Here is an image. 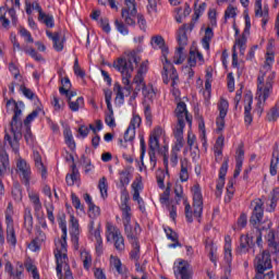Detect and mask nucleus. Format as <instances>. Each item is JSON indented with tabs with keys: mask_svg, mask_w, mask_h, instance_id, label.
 I'll use <instances>...</instances> for the list:
<instances>
[{
	"mask_svg": "<svg viewBox=\"0 0 279 279\" xmlns=\"http://www.w3.org/2000/svg\"><path fill=\"white\" fill-rule=\"evenodd\" d=\"M138 50H131L126 53V58L118 59L113 66L119 71L122 75V84L124 87H121V84L114 83L113 93H116V104L119 106H123L125 102V93L126 96L132 93V73H134V69L138 66V62H141V57H138ZM125 90V93L123 92Z\"/></svg>",
	"mask_w": 279,
	"mask_h": 279,
	"instance_id": "f257e3e1",
	"label": "nucleus"
},
{
	"mask_svg": "<svg viewBox=\"0 0 279 279\" xmlns=\"http://www.w3.org/2000/svg\"><path fill=\"white\" fill-rule=\"evenodd\" d=\"M264 202L260 198H256L252 202V206H254L253 214L250 219V225L253 226L257 230L256 245L258 247H263V232H267L266 241L268 243V250L271 254L275 255V260L279 259V239L276 238V232L271 230V222H267L265 227H263V215H264Z\"/></svg>",
	"mask_w": 279,
	"mask_h": 279,
	"instance_id": "f03ea898",
	"label": "nucleus"
},
{
	"mask_svg": "<svg viewBox=\"0 0 279 279\" xmlns=\"http://www.w3.org/2000/svg\"><path fill=\"white\" fill-rule=\"evenodd\" d=\"M274 64V52L266 53V61L259 71L257 77V93L256 98L258 99L257 106L260 108L267 99H269L271 93L274 92V81L276 80V72L271 71V65Z\"/></svg>",
	"mask_w": 279,
	"mask_h": 279,
	"instance_id": "7ed1b4c3",
	"label": "nucleus"
},
{
	"mask_svg": "<svg viewBox=\"0 0 279 279\" xmlns=\"http://www.w3.org/2000/svg\"><path fill=\"white\" fill-rule=\"evenodd\" d=\"M17 173L22 184L26 187L31 204H33L35 217L39 219L43 217V203L40 202V194L37 191L32 190V167L27 161L21 157L16 161Z\"/></svg>",
	"mask_w": 279,
	"mask_h": 279,
	"instance_id": "20e7f679",
	"label": "nucleus"
},
{
	"mask_svg": "<svg viewBox=\"0 0 279 279\" xmlns=\"http://www.w3.org/2000/svg\"><path fill=\"white\" fill-rule=\"evenodd\" d=\"M12 106L14 110V116L11 121V132L13 134V141L10 134L4 135V141L9 142V145L13 149L15 154H19V140L23 136L21 133L22 122H21V116L23 114V111L19 108V104L14 101L13 99L7 101V108H10Z\"/></svg>",
	"mask_w": 279,
	"mask_h": 279,
	"instance_id": "39448f33",
	"label": "nucleus"
},
{
	"mask_svg": "<svg viewBox=\"0 0 279 279\" xmlns=\"http://www.w3.org/2000/svg\"><path fill=\"white\" fill-rule=\"evenodd\" d=\"M193 195V210H191V205L185 203V218L189 223H193V217L199 219L202 213H204V196L202 195V187L199 184H194L192 187Z\"/></svg>",
	"mask_w": 279,
	"mask_h": 279,
	"instance_id": "423d86ee",
	"label": "nucleus"
},
{
	"mask_svg": "<svg viewBox=\"0 0 279 279\" xmlns=\"http://www.w3.org/2000/svg\"><path fill=\"white\" fill-rule=\"evenodd\" d=\"M54 257L57 262V275L62 278V269L65 270L64 278L73 279V272L69 267V256H66V248L64 246H59V251H54Z\"/></svg>",
	"mask_w": 279,
	"mask_h": 279,
	"instance_id": "0eeeda50",
	"label": "nucleus"
},
{
	"mask_svg": "<svg viewBox=\"0 0 279 279\" xmlns=\"http://www.w3.org/2000/svg\"><path fill=\"white\" fill-rule=\"evenodd\" d=\"M162 136V128L156 126L150 134L149 138V162L151 170L156 169V165L158 162V159L156 158V150L160 149V137Z\"/></svg>",
	"mask_w": 279,
	"mask_h": 279,
	"instance_id": "6e6552de",
	"label": "nucleus"
},
{
	"mask_svg": "<svg viewBox=\"0 0 279 279\" xmlns=\"http://www.w3.org/2000/svg\"><path fill=\"white\" fill-rule=\"evenodd\" d=\"M106 239L107 241H113L114 247L118 252H123L125 250V239L121 234V230L112 222L106 223Z\"/></svg>",
	"mask_w": 279,
	"mask_h": 279,
	"instance_id": "1a4fd4ad",
	"label": "nucleus"
},
{
	"mask_svg": "<svg viewBox=\"0 0 279 279\" xmlns=\"http://www.w3.org/2000/svg\"><path fill=\"white\" fill-rule=\"evenodd\" d=\"M186 32H193V24H184L177 32V40L179 43L177 56L179 59L174 61V64H182V51H184V47L189 45V36H186Z\"/></svg>",
	"mask_w": 279,
	"mask_h": 279,
	"instance_id": "9d476101",
	"label": "nucleus"
},
{
	"mask_svg": "<svg viewBox=\"0 0 279 279\" xmlns=\"http://www.w3.org/2000/svg\"><path fill=\"white\" fill-rule=\"evenodd\" d=\"M163 64V71L161 72L163 84H169L171 82V87L175 88L178 86V82H180V77L178 76V70L173 66V63L169 61V59H161Z\"/></svg>",
	"mask_w": 279,
	"mask_h": 279,
	"instance_id": "9b49d317",
	"label": "nucleus"
},
{
	"mask_svg": "<svg viewBox=\"0 0 279 279\" xmlns=\"http://www.w3.org/2000/svg\"><path fill=\"white\" fill-rule=\"evenodd\" d=\"M271 255L269 251H264L258 254L255 258V269L257 271L254 279H263V274L267 271V269H271Z\"/></svg>",
	"mask_w": 279,
	"mask_h": 279,
	"instance_id": "f8f14e48",
	"label": "nucleus"
},
{
	"mask_svg": "<svg viewBox=\"0 0 279 279\" xmlns=\"http://www.w3.org/2000/svg\"><path fill=\"white\" fill-rule=\"evenodd\" d=\"M121 204L120 210L122 213V223L128 226L132 223V207H130V193L126 187H122V193L120 196Z\"/></svg>",
	"mask_w": 279,
	"mask_h": 279,
	"instance_id": "ddd939ff",
	"label": "nucleus"
},
{
	"mask_svg": "<svg viewBox=\"0 0 279 279\" xmlns=\"http://www.w3.org/2000/svg\"><path fill=\"white\" fill-rule=\"evenodd\" d=\"M123 1L125 8L121 11V16L125 23V25L134 26L136 25V0H121Z\"/></svg>",
	"mask_w": 279,
	"mask_h": 279,
	"instance_id": "4468645a",
	"label": "nucleus"
},
{
	"mask_svg": "<svg viewBox=\"0 0 279 279\" xmlns=\"http://www.w3.org/2000/svg\"><path fill=\"white\" fill-rule=\"evenodd\" d=\"M174 114L177 117L175 128H185V121L189 123L190 126L193 125V117L189 114V110H186V104L184 101H180L177 105Z\"/></svg>",
	"mask_w": 279,
	"mask_h": 279,
	"instance_id": "2eb2a0df",
	"label": "nucleus"
},
{
	"mask_svg": "<svg viewBox=\"0 0 279 279\" xmlns=\"http://www.w3.org/2000/svg\"><path fill=\"white\" fill-rule=\"evenodd\" d=\"M174 276L177 279H193L191 264L184 259H180L179 263L174 264Z\"/></svg>",
	"mask_w": 279,
	"mask_h": 279,
	"instance_id": "dca6fc26",
	"label": "nucleus"
},
{
	"mask_svg": "<svg viewBox=\"0 0 279 279\" xmlns=\"http://www.w3.org/2000/svg\"><path fill=\"white\" fill-rule=\"evenodd\" d=\"M228 108H230V104L228 102V100L221 98L218 102L219 116L216 119L218 132H222L226 128V117H228Z\"/></svg>",
	"mask_w": 279,
	"mask_h": 279,
	"instance_id": "f3484780",
	"label": "nucleus"
},
{
	"mask_svg": "<svg viewBox=\"0 0 279 279\" xmlns=\"http://www.w3.org/2000/svg\"><path fill=\"white\" fill-rule=\"evenodd\" d=\"M133 84H136L135 87L136 93L141 92L143 93L144 97H148V99H151L156 97V93L154 92V88H147L145 86V80L143 78V74L138 73L133 78Z\"/></svg>",
	"mask_w": 279,
	"mask_h": 279,
	"instance_id": "a211bd4d",
	"label": "nucleus"
},
{
	"mask_svg": "<svg viewBox=\"0 0 279 279\" xmlns=\"http://www.w3.org/2000/svg\"><path fill=\"white\" fill-rule=\"evenodd\" d=\"M131 186L133 190V202H137L140 210L145 213V202L141 197V191H143V182L135 180Z\"/></svg>",
	"mask_w": 279,
	"mask_h": 279,
	"instance_id": "6ab92c4d",
	"label": "nucleus"
},
{
	"mask_svg": "<svg viewBox=\"0 0 279 279\" xmlns=\"http://www.w3.org/2000/svg\"><path fill=\"white\" fill-rule=\"evenodd\" d=\"M124 232L126 239L131 244L138 243V234H141V225H138V222H135L134 228H132V223L124 225Z\"/></svg>",
	"mask_w": 279,
	"mask_h": 279,
	"instance_id": "aec40b11",
	"label": "nucleus"
},
{
	"mask_svg": "<svg viewBox=\"0 0 279 279\" xmlns=\"http://www.w3.org/2000/svg\"><path fill=\"white\" fill-rule=\"evenodd\" d=\"M10 169V155L5 151V147L0 145V178H3Z\"/></svg>",
	"mask_w": 279,
	"mask_h": 279,
	"instance_id": "412c9836",
	"label": "nucleus"
},
{
	"mask_svg": "<svg viewBox=\"0 0 279 279\" xmlns=\"http://www.w3.org/2000/svg\"><path fill=\"white\" fill-rule=\"evenodd\" d=\"M251 250H254V240L250 235H241L240 245L238 247L239 254H247Z\"/></svg>",
	"mask_w": 279,
	"mask_h": 279,
	"instance_id": "4be33fe9",
	"label": "nucleus"
},
{
	"mask_svg": "<svg viewBox=\"0 0 279 279\" xmlns=\"http://www.w3.org/2000/svg\"><path fill=\"white\" fill-rule=\"evenodd\" d=\"M46 35L53 43V49L57 51H62L64 49V37L59 32L51 33V31H46Z\"/></svg>",
	"mask_w": 279,
	"mask_h": 279,
	"instance_id": "5701e85b",
	"label": "nucleus"
},
{
	"mask_svg": "<svg viewBox=\"0 0 279 279\" xmlns=\"http://www.w3.org/2000/svg\"><path fill=\"white\" fill-rule=\"evenodd\" d=\"M173 135L175 138V144L172 147L173 151H181L184 147V128H174Z\"/></svg>",
	"mask_w": 279,
	"mask_h": 279,
	"instance_id": "b1692460",
	"label": "nucleus"
},
{
	"mask_svg": "<svg viewBox=\"0 0 279 279\" xmlns=\"http://www.w3.org/2000/svg\"><path fill=\"white\" fill-rule=\"evenodd\" d=\"M132 167H125L122 170H119V180H120V184H121V192L123 191V189H125V186H128V184H130L131 180H132Z\"/></svg>",
	"mask_w": 279,
	"mask_h": 279,
	"instance_id": "393cba45",
	"label": "nucleus"
},
{
	"mask_svg": "<svg viewBox=\"0 0 279 279\" xmlns=\"http://www.w3.org/2000/svg\"><path fill=\"white\" fill-rule=\"evenodd\" d=\"M5 226L7 243L14 250V247H16V243L19 242L16 240V230L14 229V223H7Z\"/></svg>",
	"mask_w": 279,
	"mask_h": 279,
	"instance_id": "a878e982",
	"label": "nucleus"
},
{
	"mask_svg": "<svg viewBox=\"0 0 279 279\" xmlns=\"http://www.w3.org/2000/svg\"><path fill=\"white\" fill-rule=\"evenodd\" d=\"M33 160L35 162L36 169H38V171L40 172L43 180H47V168L45 167V163H43V157L40 156V153L34 150Z\"/></svg>",
	"mask_w": 279,
	"mask_h": 279,
	"instance_id": "bb28decb",
	"label": "nucleus"
},
{
	"mask_svg": "<svg viewBox=\"0 0 279 279\" xmlns=\"http://www.w3.org/2000/svg\"><path fill=\"white\" fill-rule=\"evenodd\" d=\"M228 158L222 162L219 170V179L217 181L216 189L217 191H223V186L226 184V174L228 173Z\"/></svg>",
	"mask_w": 279,
	"mask_h": 279,
	"instance_id": "cd10ccee",
	"label": "nucleus"
},
{
	"mask_svg": "<svg viewBox=\"0 0 279 279\" xmlns=\"http://www.w3.org/2000/svg\"><path fill=\"white\" fill-rule=\"evenodd\" d=\"M59 228L62 231L61 239L56 242V251H60V246H63L66 250V220L60 218Z\"/></svg>",
	"mask_w": 279,
	"mask_h": 279,
	"instance_id": "c85d7f7f",
	"label": "nucleus"
},
{
	"mask_svg": "<svg viewBox=\"0 0 279 279\" xmlns=\"http://www.w3.org/2000/svg\"><path fill=\"white\" fill-rule=\"evenodd\" d=\"M4 271L9 274L10 278H17L20 279L21 276H23V265H20L19 267L15 268L12 265L11 262H7L4 265Z\"/></svg>",
	"mask_w": 279,
	"mask_h": 279,
	"instance_id": "c756f323",
	"label": "nucleus"
},
{
	"mask_svg": "<svg viewBox=\"0 0 279 279\" xmlns=\"http://www.w3.org/2000/svg\"><path fill=\"white\" fill-rule=\"evenodd\" d=\"M151 44L156 45L159 49H161V59L167 60V53H169V48L165 45V38L160 35H156L151 38Z\"/></svg>",
	"mask_w": 279,
	"mask_h": 279,
	"instance_id": "7c9ffc66",
	"label": "nucleus"
},
{
	"mask_svg": "<svg viewBox=\"0 0 279 279\" xmlns=\"http://www.w3.org/2000/svg\"><path fill=\"white\" fill-rule=\"evenodd\" d=\"M190 171H191V162H189V159L186 158L181 159V170H180L181 182H189Z\"/></svg>",
	"mask_w": 279,
	"mask_h": 279,
	"instance_id": "2f4dec72",
	"label": "nucleus"
},
{
	"mask_svg": "<svg viewBox=\"0 0 279 279\" xmlns=\"http://www.w3.org/2000/svg\"><path fill=\"white\" fill-rule=\"evenodd\" d=\"M205 250L208 253L211 263H217V246H215L211 239H206Z\"/></svg>",
	"mask_w": 279,
	"mask_h": 279,
	"instance_id": "473e14b6",
	"label": "nucleus"
},
{
	"mask_svg": "<svg viewBox=\"0 0 279 279\" xmlns=\"http://www.w3.org/2000/svg\"><path fill=\"white\" fill-rule=\"evenodd\" d=\"M110 265L118 274H120V276L128 274V268H125V266L121 264V259L114 255L110 256Z\"/></svg>",
	"mask_w": 279,
	"mask_h": 279,
	"instance_id": "72a5a7b5",
	"label": "nucleus"
},
{
	"mask_svg": "<svg viewBox=\"0 0 279 279\" xmlns=\"http://www.w3.org/2000/svg\"><path fill=\"white\" fill-rule=\"evenodd\" d=\"M110 265L118 274H120V276L128 274V268H125V266L121 264V259L114 255L110 256Z\"/></svg>",
	"mask_w": 279,
	"mask_h": 279,
	"instance_id": "f704fd0d",
	"label": "nucleus"
},
{
	"mask_svg": "<svg viewBox=\"0 0 279 279\" xmlns=\"http://www.w3.org/2000/svg\"><path fill=\"white\" fill-rule=\"evenodd\" d=\"M39 23H44L46 27H49L50 29L56 27V21L53 20V15L49 13L43 12L40 15H38Z\"/></svg>",
	"mask_w": 279,
	"mask_h": 279,
	"instance_id": "c9c22d12",
	"label": "nucleus"
},
{
	"mask_svg": "<svg viewBox=\"0 0 279 279\" xmlns=\"http://www.w3.org/2000/svg\"><path fill=\"white\" fill-rule=\"evenodd\" d=\"M247 105L244 107V122L246 123V125H252V121H254V118H252V101H254V99L252 98V96L247 97Z\"/></svg>",
	"mask_w": 279,
	"mask_h": 279,
	"instance_id": "e433bc0d",
	"label": "nucleus"
},
{
	"mask_svg": "<svg viewBox=\"0 0 279 279\" xmlns=\"http://www.w3.org/2000/svg\"><path fill=\"white\" fill-rule=\"evenodd\" d=\"M24 228H26L27 232H32L34 228V216H32L31 208L24 210Z\"/></svg>",
	"mask_w": 279,
	"mask_h": 279,
	"instance_id": "4c0bfd02",
	"label": "nucleus"
},
{
	"mask_svg": "<svg viewBox=\"0 0 279 279\" xmlns=\"http://www.w3.org/2000/svg\"><path fill=\"white\" fill-rule=\"evenodd\" d=\"M81 260L84 269H86V271H90V268L93 267V255L87 251H83L81 252Z\"/></svg>",
	"mask_w": 279,
	"mask_h": 279,
	"instance_id": "58836bf2",
	"label": "nucleus"
},
{
	"mask_svg": "<svg viewBox=\"0 0 279 279\" xmlns=\"http://www.w3.org/2000/svg\"><path fill=\"white\" fill-rule=\"evenodd\" d=\"M247 34L243 33L240 38L236 39L235 45L233 46L234 49L236 47L240 49V54L245 56V49L247 48Z\"/></svg>",
	"mask_w": 279,
	"mask_h": 279,
	"instance_id": "ea45409f",
	"label": "nucleus"
},
{
	"mask_svg": "<svg viewBox=\"0 0 279 279\" xmlns=\"http://www.w3.org/2000/svg\"><path fill=\"white\" fill-rule=\"evenodd\" d=\"M70 233L73 239H77L80 235V221L74 216L70 217Z\"/></svg>",
	"mask_w": 279,
	"mask_h": 279,
	"instance_id": "a19ab883",
	"label": "nucleus"
},
{
	"mask_svg": "<svg viewBox=\"0 0 279 279\" xmlns=\"http://www.w3.org/2000/svg\"><path fill=\"white\" fill-rule=\"evenodd\" d=\"M215 36V33L213 32L211 27H207L205 29V36L203 37V47L204 49H206L208 51V49H210V40H213Z\"/></svg>",
	"mask_w": 279,
	"mask_h": 279,
	"instance_id": "79ce46f5",
	"label": "nucleus"
},
{
	"mask_svg": "<svg viewBox=\"0 0 279 279\" xmlns=\"http://www.w3.org/2000/svg\"><path fill=\"white\" fill-rule=\"evenodd\" d=\"M225 241V259L227 263H232V244L230 243L232 240L230 239V235H227Z\"/></svg>",
	"mask_w": 279,
	"mask_h": 279,
	"instance_id": "37998d69",
	"label": "nucleus"
},
{
	"mask_svg": "<svg viewBox=\"0 0 279 279\" xmlns=\"http://www.w3.org/2000/svg\"><path fill=\"white\" fill-rule=\"evenodd\" d=\"M63 136L65 140V144L70 149H75V140H73V132H71L70 128H65L63 131Z\"/></svg>",
	"mask_w": 279,
	"mask_h": 279,
	"instance_id": "c03bdc74",
	"label": "nucleus"
},
{
	"mask_svg": "<svg viewBox=\"0 0 279 279\" xmlns=\"http://www.w3.org/2000/svg\"><path fill=\"white\" fill-rule=\"evenodd\" d=\"M78 179H80V172L77 171V168L75 167V165H73L72 173L66 175L65 182L69 186H73V184H75V182H77Z\"/></svg>",
	"mask_w": 279,
	"mask_h": 279,
	"instance_id": "a18cd8bd",
	"label": "nucleus"
},
{
	"mask_svg": "<svg viewBox=\"0 0 279 279\" xmlns=\"http://www.w3.org/2000/svg\"><path fill=\"white\" fill-rule=\"evenodd\" d=\"M107 112L105 113V123L109 128H117V122L114 121V110H112V107L107 108Z\"/></svg>",
	"mask_w": 279,
	"mask_h": 279,
	"instance_id": "49530a36",
	"label": "nucleus"
},
{
	"mask_svg": "<svg viewBox=\"0 0 279 279\" xmlns=\"http://www.w3.org/2000/svg\"><path fill=\"white\" fill-rule=\"evenodd\" d=\"M94 239L96 241L95 243L96 254L98 256H101V254H104V240L101 239V234L95 233Z\"/></svg>",
	"mask_w": 279,
	"mask_h": 279,
	"instance_id": "de8ad7c7",
	"label": "nucleus"
},
{
	"mask_svg": "<svg viewBox=\"0 0 279 279\" xmlns=\"http://www.w3.org/2000/svg\"><path fill=\"white\" fill-rule=\"evenodd\" d=\"M132 245V251L130 253L131 259L135 260V263H138V258H141V243H133Z\"/></svg>",
	"mask_w": 279,
	"mask_h": 279,
	"instance_id": "09e8293b",
	"label": "nucleus"
},
{
	"mask_svg": "<svg viewBox=\"0 0 279 279\" xmlns=\"http://www.w3.org/2000/svg\"><path fill=\"white\" fill-rule=\"evenodd\" d=\"M11 193L15 202H21L23 199V190L21 189V184L14 183Z\"/></svg>",
	"mask_w": 279,
	"mask_h": 279,
	"instance_id": "8fccbe9b",
	"label": "nucleus"
},
{
	"mask_svg": "<svg viewBox=\"0 0 279 279\" xmlns=\"http://www.w3.org/2000/svg\"><path fill=\"white\" fill-rule=\"evenodd\" d=\"M69 101V108L70 110H72V112H77V110H80V108H84V98L83 97H78L76 99V101Z\"/></svg>",
	"mask_w": 279,
	"mask_h": 279,
	"instance_id": "3c124183",
	"label": "nucleus"
},
{
	"mask_svg": "<svg viewBox=\"0 0 279 279\" xmlns=\"http://www.w3.org/2000/svg\"><path fill=\"white\" fill-rule=\"evenodd\" d=\"M278 198H279V187L274 189L272 191V196L270 199V205H269V213H274L276 210V206H278Z\"/></svg>",
	"mask_w": 279,
	"mask_h": 279,
	"instance_id": "603ef678",
	"label": "nucleus"
},
{
	"mask_svg": "<svg viewBox=\"0 0 279 279\" xmlns=\"http://www.w3.org/2000/svg\"><path fill=\"white\" fill-rule=\"evenodd\" d=\"M12 217H14V205H12V203H9L5 209V225L14 223V218Z\"/></svg>",
	"mask_w": 279,
	"mask_h": 279,
	"instance_id": "864d4df0",
	"label": "nucleus"
},
{
	"mask_svg": "<svg viewBox=\"0 0 279 279\" xmlns=\"http://www.w3.org/2000/svg\"><path fill=\"white\" fill-rule=\"evenodd\" d=\"M98 189L100 191L101 197H108V183L106 177H102L99 180Z\"/></svg>",
	"mask_w": 279,
	"mask_h": 279,
	"instance_id": "5fc2aeb1",
	"label": "nucleus"
},
{
	"mask_svg": "<svg viewBox=\"0 0 279 279\" xmlns=\"http://www.w3.org/2000/svg\"><path fill=\"white\" fill-rule=\"evenodd\" d=\"M88 232L94 238L96 233L101 234V222H98L97 227H95V220H90L88 225Z\"/></svg>",
	"mask_w": 279,
	"mask_h": 279,
	"instance_id": "6e6d98bb",
	"label": "nucleus"
},
{
	"mask_svg": "<svg viewBox=\"0 0 279 279\" xmlns=\"http://www.w3.org/2000/svg\"><path fill=\"white\" fill-rule=\"evenodd\" d=\"M99 215H101V209L99 208V206L90 204V206L88 207V216L90 217V219H97Z\"/></svg>",
	"mask_w": 279,
	"mask_h": 279,
	"instance_id": "4d7b16f0",
	"label": "nucleus"
},
{
	"mask_svg": "<svg viewBox=\"0 0 279 279\" xmlns=\"http://www.w3.org/2000/svg\"><path fill=\"white\" fill-rule=\"evenodd\" d=\"M114 25H116V28L118 29V32L120 34H122L123 36H128L130 34L128 26H125V24L123 22L116 20Z\"/></svg>",
	"mask_w": 279,
	"mask_h": 279,
	"instance_id": "13d9d810",
	"label": "nucleus"
},
{
	"mask_svg": "<svg viewBox=\"0 0 279 279\" xmlns=\"http://www.w3.org/2000/svg\"><path fill=\"white\" fill-rule=\"evenodd\" d=\"M9 71L14 76V80H21V71L19 70V65H16V63H9Z\"/></svg>",
	"mask_w": 279,
	"mask_h": 279,
	"instance_id": "bf43d9fd",
	"label": "nucleus"
},
{
	"mask_svg": "<svg viewBox=\"0 0 279 279\" xmlns=\"http://www.w3.org/2000/svg\"><path fill=\"white\" fill-rule=\"evenodd\" d=\"M279 162V146L278 144L274 145V150H272V158L270 160V166L278 167Z\"/></svg>",
	"mask_w": 279,
	"mask_h": 279,
	"instance_id": "052dcab7",
	"label": "nucleus"
},
{
	"mask_svg": "<svg viewBox=\"0 0 279 279\" xmlns=\"http://www.w3.org/2000/svg\"><path fill=\"white\" fill-rule=\"evenodd\" d=\"M41 109L37 108L32 113H29L26 119L24 120V125H29L34 119H37L38 114H40Z\"/></svg>",
	"mask_w": 279,
	"mask_h": 279,
	"instance_id": "680f3d73",
	"label": "nucleus"
},
{
	"mask_svg": "<svg viewBox=\"0 0 279 279\" xmlns=\"http://www.w3.org/2000/svg\"><path fill=\"white\" fill-rule=\"evenodd\" d=\"M136 136V130H134V128H128L125 133H124V141L128 142H132L134 141Z\"/></svg>",
	"mask_w": 279,
	"mask_h": 279,
	"instance_id": "e2e57ef3",
	"label": "nucleus"
},
{
	"mask_svg": "<svg viewBox=\"0 0 279 279\" xmlns=\"http://www.w3.org/2000/svg\"><path fill=\"white\" fill-rule=\"evenodd\" d=\"M235 17H236V8L230 4L225 11V21H228V19H235Z\"/></svg>",
	"mask_w": 279,
	"mask_h": 279,
	"instance_id": "0e129e2a",
	"label": "nucleus"
},
{
	"mask_svg": "<svg viewBox=\"0 0 279 279\" xmlns=\"http://www.w3.org/2000/svg\"><path fill=\"white\" fill-rule=\"evenodd\" d=\"M255 16H265V7L263 10V0L255 1Z\"/></svg>",
	"mask_w": 279,
	"mask_h": 279,
	"instance_id": "69168bd1",
	"label": "nucleus"
},
{
	"mask_svg": "<svg viewBox=\"0 0 279 279\" xmlns=\"http://www.w3.org/2000/svg\"><path fill=\"white\" fill-rule=\"evenodd\" d=\"M142 121L143 120L141 119V116L133 114L129 128H133V130H136V128H141Z\"/></svg>",
	"mask_w": 279,
	"mask_h": 279,
	"instance_id": "338daca9",
	"label": "nucleus"
},
{
	"mask_svg": "<svg viewBox=\"0 0 279 279\" xmlns=\"http://www.w3.org/2000/svg\"><path fill=\"white\" fill-rule=\"evenodd\" d=\"M279 110L277 107L272 108L267 116L268 121H278Z\"/></svg>",
	"mask_w": 279,
	"mask_h": 279,
	"instance_id": "774afa93",
	"label": "nucleus"
}]
</instances>
